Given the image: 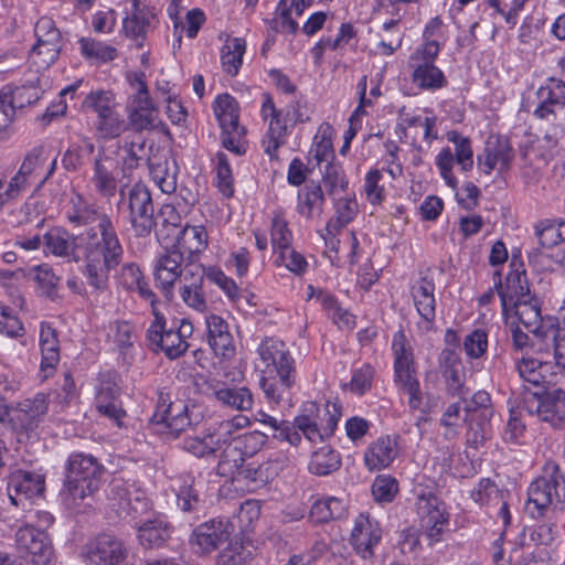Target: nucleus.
Masks as SVG:
<instances>
[{
  "label": "nucleus",
  "instance_id": "nucleus-29",
  "mask_svg": "<svg viewBox=\"0 0 565 565\" xmlns=\"http://www.w3.org/2000/svg\"><path fill=\"white\" fill-rule=\"evenodd\" d=\"M41 364L40 376L50 377L60 362V341L57 332L49 323L42 322L40 327Z\"/></svg>",
  "mask_w": 565,
  "mask_h": 565
},
{
  "label": "nucleus",
  "instance_id": "nucleus-28",
  "mask_svg": "<svg viewBox=\"0 0 565 565\" xmlns=\"http://www.w3.org/2000/svg\"><path fill=\"white\" fill-rule=\"evenodd\" d=\"M398 455L396 437L381 436L371 443L364 451V465L370 471L388 468Z\"/></svg>",
  "mask_w": 565,
  "mask_h": 565
},
{
  "label": "nucleus",
  "instance_id": "nucleus-21",
  "mask_svg": "<svg viewBox=\"0 0 565 565\" xmlns=\"http://www.w3.org/2000/svg\"><path fill=\"white\" fill-rule=\"evenodd\" d=\"M382 535L383 530L379 521L369 513H361L354 520L350 543L359 556L371 559L375 547L382 541Z\"/></svg>",
  "mask_w": 565,
  "mask_h": 565
},
{
  "label": "nucleus",
  "instance_id": "nucleus-24",
  "mask_svg": "<svg viewBox=\"0 0 565 565\" xmlns=\"http://www.w3.org/2000/svg\"><path fill=\"white\" fill-rule=\"evenodd\" d=\"M44 489V475L38 471L17 470L8 481V495L15 507L22 505L23 499L33 500L41 497Z\"/></svg>",
  "mask_w": 565,
  "mask_h": 565
},
{
  "label": "nucleus",
  "instance_id": "nucleus-52",
  "mask_svg": "<svg viewBox=\"0 0 565 565\" xmlns=\"http://www.w3.org/2000/svg\"><path fill=\"white\" fill-rule=\"evenodd\" d=\"M61 41H36L30 53V61L38 70H45L51 66L58 57L61 51Z\"/></svg>",
  "mask_w": 565,
  "mask_h": 565
},
{
  "label": "nucleus",
  "instance_id": "nucleus-63",
  "mask_svg": "<svg viewBox=\"0 0 565 565\" xmlns=\"http://www.w3.org/2000/svg\"><path fill=\"white\" fill-rule=\"evenodd\" d=\"M215 397L223 405L237 411H249L253 406L250 391H214Z\"/></svg>",
  "mask_w": 565,
  "mask_h": 565
},
{
  "label": "nucleus",
  "instance_id": "nucleus-33",
  "mask_svg": "<svg viewBox=\"0 0 565 565\" xmlns=\"http://www.w3.org/2000/svg\"><path fill=\"white\" fill-rule=\"evenodd\" d=\"M107 497L111 501H117L119 508L125 509L130 508L134 511H137L138 508L132 504L140 503L146 507V502H143V492L138 489L135 483H130L122 478H114L107 489Z\"/></svg>",
  "mask_w": 565,
  "mask_h": 565
},
{
  "label": "nucleus",
  "instance_id": "nucleus-14",
  "mask_svg": "<svg viewBox=\"0 0 565 565\" xmlns=\"http://www.w3.org/2000/svg\"><path fill=\"white\" fill-rule=\"evenodd\" d=\"M267 441V435L253 430L244 434H238L224 447L221 459L217 465V471L221 476H227L233 472L231 469H237V462L246 457L256 455Z\"/></svg>",
  "mask_w": 565,
  "mask_h": 565
},
{
  "label": "nucleus",
  "instance_id": "nucleus-56",
  "mask_svg": "<svg viewBox=\"0 0 565 565\" xmlns=\"http://www.w3.org/2000/svg\"><path fill=\"white\" fill-rule=\"evenodd\" d=\"M83 107L102 117L116 109L115 94L110 90H93L83 100Z\"/></svg>",
  "mask_w": 565,
  "mask_h": 565
},
{
  "label": "nucleus",
  "instance_id": "nucleus-18",
  "mask_svg": "<svg viewBox=\"0 0 565 565\" xmlns=\"http://www.w3.org/2000/svg\"><path fill=\"white\" fill-rule=\"evenodd\" d=\"M514 151L508 138L503 136H490L481 153L477 156L478 170L490 175L494 170L499 175H504L512 166Z\"/></svg>",
  "mask_w": 565,
  "mask_h": 565
},
{
  "label": "nucleus",
  "instance_id": "nucleus-39",
  "mask_svg": "<svg viewBox=\"0 0 565 565\" xmlns=\"http://www.w3.org/2000/svg\"><path fill=\"white\" fill-rule=\"evenodd\" d=\"M489 412L473 414L465 418L467 423L466 443L468 446L478 449L491 436Z\"/></svg>",
  "mask_w": 565,
  "mask_h": 565
},
{
  "label": "nucleus",
  "instance_id": "nucleus-62",
  "mask_svg": "<svg viewBox=\"0 0 565 565\" xmlns=\"http://www.w3.org/2000/svg\"><path fill=\"white\" fill-rule=\"evenodd\" d=\"M398 492V481L390 475L377 476L372 484V494L379 503L392 502Z\"/></svg>",
  "mask_w": 565,
  "mask_h": 565
},
{
  "label": "nucleus",
  "instance_id": "nucleus-45",
  "mask_svg": "<svg viewBox=\"0 0 565 565\" xmlns=\"http://www.w3.org/2000/svg\"><path fill=\"white\" fill-rule=\"evenodd\" d=\"M341 465L338 451L328 446H323L311 456L309 471L317 476H327L338 470Z\"/></svg>",
  "mask_w": 565,
  "mask_h": 565
},
{
  "label": "nucleus",
  "instance_id": "nucleus-16",
  "mask_svg": "<svg viewBox=\"0 0 565 565\" xmlns=\"http://www.w3.org/2000/svg\"><path fill=\"white\" fill-rule=\"evenodd\" d=\"M417 514L425 539L431 546L441 541L448 516L443 503L431 493H420L416 501Z\"/></svg>",
  "mask_w": 565,
  "mask_h": 565
},
{
  "label": "nucleus",
  "instance_id": "nucleus-61",
  "mask_svg": "<svg viewBox=\"0 0 565 565\" xmlns=\"http://www.w3.org/2000/svg\"><path fill=\"white\" fill-rule=\"evenodd\" d=\"M205 278L215 284L231 301H238L241 298V291L236 282L223 270L217 267L211 266L204 269Z\"/></svg>",
  "mask_w": 565,
  "mask_h": 565
},
{
  "label": "nucleus",
  "instance_id": "nucleus-12",
  "mask_svg": "<svg viewBox=\"0 0 565 565\" xmlns=\"http://www.w3.org/2000/svg\"><path fill=\"white\" fill-rule=\"evenodd\" d=\"M83 556L89 565H134L125 542L109 533L90 540L84 546Z\"/></svg>",
  "mask_w": 565,
  "mask_h": 565
},
{
  "label": "nucleus",
  "instance_id": "nucleus-57",
  "mask_svg": "<svg viewBox=\"0 0 565 565\" xmlns=\"http://www.w3.org/2000/svg\"><path fill=\"white\" fill-rule=\"evenodd\" d=\"M128 127V121L114 109L113 111L99 117L97 119L96 129L104 139H114L125 132Z\"/></svg>",
  "mask_w": 565,
  "mask_h": 565
},
{
  "label": "nucleus",
  "instance_id": "nucleus-23",
  "mask_svg": "<svg viewBox=\"0 0 565 565\" xmlns=\"http://www.w3.org/2000/svg\"><path fill=\"white\" fill-rule=\"evenodd\" d=\"M117 160L99 149L93 160V173L89 178L94 191L103 198H113L118 189Z\"/></svg>",
  "mask_w": 565,
  "mask_h": 565
},
{
  "label": "nucleus",
  "instance_id": "nucleus-15",
  "mask_svg": "<svg viewBox=\"0 0 565 565\" xmlns=\"http://www.w3.org/2000/svg\"><path fill=\"white\" fill-rule=\"evenodd\" d=\"M523 406L553 425L565 419V391H524Z\"/></svg>",
  "mask_w": 565,
  "mask_h": 565
},
{
  "label": "nucleus",
  "instance_id": "nucleus-37",
  "mask_svg": "<svg viewBox=\"0 0 565 565\" xmlns=\"http://www.w3.org/2000/svg\"><path fill=\"white\" fill-rule=\"evenodd\" d=\"M207 232L202 225H186L180 233L173 246L190 255L200 254L207 247Z\"/></svg>",
  "mask_w": 565,
  "mask_h": 565
},
{
  "label": "nucleus",
  "instance_id": "nucleus-54",
  "mask_svg": "<svg viewBox=\"0 0 565 565\" xmlns=\"http://www.w3.org/2000/svg\"><path fill=\"white\" fill-rule=\"evenodd\" d=\"M309 154L316 160L317 164L323 161L328 163L330 159L334 158L330 126H321L318 129L313 137Z\"/></svg>",
  "mask_w": 565,
  "mask_h": 565
},
{
  "label": "nucleus",
  "instance_id": "nucleus-25",
  "mask_svg": "<svg viewBox=\"0 0 565 565\" xmlns=\"http://www.w3.org/2000/svg\"><path fill=\"white\" fill-rule=\"evenodd\" d=\"M413 305L419 316L418 327L424 331L433 329L436 319L435 284L423 277L411 288Z\"/></svg>",
  "mask_w": 565,
  "mask_h": 565
},
{
  "label": "nucleus",
  "instance_id": "nucleus-10",
  "mask_svg": "<svg viewBox=\"0 0 565 565\" xmlns=\"http://www.w3.org/2000/svg\"><path fill=\"white\" fill-rule=\"evenodd\" d=\"M152 419L158 434L173 439L192 424L188 402L173 396L171 391L160 392Z\"/></svg>",
  "mask_w": 565,
  "mask_h": 565
},
{
  "label": "nucleus",
  "instance_id": "nucleus-31",
  "mask_svg": "<svg viewBox=\"0 0 565 565\" xmlns=\"http://www.w3.org/2000/svg\"><path fill=\"white\" fill-rule=\"evenodd\" d=\"M233 472L226 477L236 479L237 481H246L253 488H259L268 483L276 475V469L271 462H264L256 465L255 462H237V469H232Z\"/></svg>",
  "mask_w": 565,
  "mask_h": 565
},
{
  "label": "nucleus",
  "instance_id": "nucleus-36",
  "mask_svg": "<svg viewBox=\"0 0 565 565\" xmlns=\"http://www.w3.org/2000/svg\"><path fill=\"white\" fill-rule=\"evenodd\" d=\"M214 114L223 132H238V111L234 97L228 94L218 95L214 102Z\"/></svg>",
  "mask_w": 565,
  "mask_h": 565
},
{
  "label": "nucleus",
  "instance_id": "nucleus-47",
  "mask_svg": "<svg viewBox=\"0 0 565 565\" xmlns=\"http://www.w3.org/2000/svg\"><path fill=\"white\" fill-rule=\"evenodd\" d=\"M348 179L340 163L328 162L322 171L321 188L330 196L344 192Z\"/></svg>",
  "mask_w": 565,
  "mask_h": 565
},
{
  "label": "nucleus",
  "instance_id": "nucleus-42",
  "mask_svg": "<svg viewBox=\"0 0 565 565\" xmlns=\"http://www.w3.org/2000/svg\"><path fill=\"white\" fill-rule=\"evenodd\" d=\"M323 204L324 195L320 185H307L298 193L297 211L306 218H311L315 214H321Z\"/></svg>",
  "mask_w": 565,
  "mask_h": 565
},
{
  "label": "nucleus",
  "instance_id": "nucleus-6",
  "mask_svg": "<svg viewBox=\"0 0 565 565\" xmlns=\"http://www.w3.org/2000/svg\"><path fill=\"white\" fill-rule=\"evenodd\" d=\"M257 353L265 364L259 376L262 388L290 387L296 384L295 362L282 341L266 338L258 345Z\"/></svg>",
  "mask_w": 565,
  "mask_h": 565
},
{
  "label": "nucleus",
  "instance_id": "nucleus-7",
  "mask_svg": "<svg viewBox=\"0 0 565 565\" xmlns=\"http://www.w3.org/2000/svg\"><path fill=\"white\" fill-rule=\"evenodd\" d=\"M342 416V405L328 399L320 408L316 402H307L300 415L295 417V425L311 443H322L330 438Z\"/></svg>",
  "mask_w": 565,
  "mask_h": 565
},
{
  "label": "nucleus",
  "instance_id": "nucleus-55",
  "mask_svg": "<svg viewBox=\"0 0 565 565\" xmlns=\"http://www.w3.org/2000/svg\"><path fill=\"white\" fill-rule=\"evenodd\" d=\"M447 140L455 146V159L462 171H470L473 167V150L468 137L462 136L456 130L447 134Z\"/></svg>",
  "mask_w": 565,
  "mask_h": 565
},
{
  "label": "nucleus",
  "instance_id": "nucleus-34",
  "mask_svg": "<svg viewBox=\"0 0 565 565\" xmlns=\"http://www.w3.org/2000/svg\"><path fill=\"white\" fill-rule=\"evenodd\" d=\"M154 18L152 12L139 7V0H134L132 14L125 18L122 22L125 34L136 41L143 40L152 28Z\"/></svg>",
  "mask_w": 565,
  "mask_h": 565
},
{
  "label": "nucleus",
  "instance_id": "nucleus-59",
  "mask_svg": "<svg viewBox=\"0 0 565 565\" xmlns=\"http://www.w3.org/2000/svg\"><path fill=\"white\" fill-rule=\"evenodd\" d=\"M99 214L94 204H88L81 196L74 202L73 209L67 212V220L74 225H89L95 222L99 223Z\"/></svg>",
  "mask_w": 565,
  "mask_h": 565
},
{
  "label": "nucleus",
  "instance_id": "nucleus-11",
  "mask_svg": "<svg viewBox=\"0 0 565 565\" xmlns=\"http://www.w3.org/2000/svg\"><path fill=\"white\" fill-rule=\"evenodd\" d=\"M154 321L147 331V338L153 351H163L169 359H177L184 354L189 344L186 339L193 333V326L188 320H181L178 327L169 329L164 326V318L156 310Z\"/></svg>",
  "mask_w": 565,
  "mask_h": 565
},
{
  "label": "nucleus",
  "instance_id": "nucleus-19",
  "mask_svg": "<svg viewBox=\"0 0 565 565\" xmlns=\"http://www.w3.org/2000/svg\"><path fill=\"white\" fill-rule=\"evenodd\" d=\"M15 546L20 556L35 565H46L52 557V545L47 534L31 525L15 533Z\"/></svg>",
  "mask_w": 565,
  "mask_h": 565
},
{
  "label": "nucleus",
  "instance_id": "nucleus-5",
  "mask_svg": "<svg viewBox=\"0 0 565 565\" xmlns=\"http://www.w3.org/2000/svg\"><path fill=\"white\" fill-rule=\"evenodd\" d=\"M127 81L132 90L126 104L128 125L137 132L164 129L159 108L150 96L145 73H129Z\"/></svg>",
  "mask_w": 565,
  "mask_h": 565
},
{
  "label": "nucleus",
  "instance_id": "nucleus-53",
  "mask_svg": "<svg viewBox=\"0 0 565 565\" xmlns=\"http://www.w3.org/2000/svg\"><path fill=\"white\" fill-rule=\"evenodd\" d=\"M95 406L100 415L121 426V419L126 416V412L121 406V402L114 394V391H98Z\"/></svg>",
  "mask_w": 565,
  "mask_h": 565
},
{
  "label": "nucleus",
  "instance_id": "nucleus-4",
  "mask_svg": "<svg viewBox=\"0 0 565 565\" xmlns=\"http://www.w3.org/2000/svg\"><path fill=\"white\" fill-rule=\"evenodd\" d=\"M565 507V476L557 463L547 461L541 475L527 488L525 512L532 519H541L550 511Z\"/></svg>",
  "mask_w": 565,
  "mask_h": 565
},
{
  "label": "nucleus",
  "instance_id": "nucleus-49",
  "mask_svg": "<svg viewBox=\"0 0 565 565\" xmlns=\"http://www.w3.org/2000/svg\"><path fill=\"white\" fill-rule=\"evenodd\" d=\"M49 159V152L42 145L33 147L29 150L19 168V172L29 179H42L43 167Z\"/></svg>",
  "mask_w": 565,
  "mask_h": 565
},
{
  "label": "nucleus",
  "instance_id": "nucleus-22",
  "mask_svg": "<svg viewBox=\"0 0 565 565\" xmlns=\"http://www.w3.org/2000/svg\"><path fill=\"white\" fill-rule=\"evenodd\" d=\"M82 237L83 232L75 235L61 227L51 228L43 236L44 250L66 262L78 263L83 252Z\"/></svg>",
  "mask_w": 565,
  "mask_h": 565
},
{
  "label": "nucleus",
  "instance_id": "nucleus-43",
  "mask_svg": "<svg viewBox=\"0 0 565 565\" xmlns=\"http://www.w3.org/2000/svg\"><path fill=\"white\" fill-rule=\"evenodd\" d=\"M246 51V42L242 38L227 40L222 49L221 63L225 73L236 76L243 63V55Z\"/></svg>",
  "mask_w": 565,
  "mask_h": 565
},
{
  "label": "nucleus",
  "instance_id": "nucleus-48",
  "mask_svg": "<svg viewBox=\"0 0 565 565\" xmlns=\"http://www.w3.org/2000/svg\"><path fill=\"white\" fill-rule=\"evenodd\" d=\"M334 215L329 220V227L344 228L358 215L359 204L354 195H345L334 201Z\"/></svg>",
  "mask_w": 565,
  "mask_h": 565
},
{
  "label": "nucleus",
  "instance_id": "nucleus-9",
  "mask_svg": "<svg viewBox=\"0 0 565 565\" xmlns=\"http://www.w3.org/2000/svg\"><path fill=\"white\" fill-rule=\"evenodd\" d=\"M118 207L128 209L129 222L138 237L149 236L157 225L151 193L141 182H137L128 189L120 188Z\"/></svg>",
  "mask_w": 565,
  "mask_h": 565
},
{
  "label": "nucleus",
  "instance_id": "nucleus-58",
  "mask_svg": "<svg viewBox=\"0 0 565 565\" xmlns=\"http://www.w3.org/2000/svg\"><path fill=\"white\" fill-rule=\"evenodd\" d=\"M249 425V418L244 415H237L231 419L221 422L212 435L218 440L220 449L230 443H233V438L237 437L238 431Z\"/></svg>",
  "mask_w": 565,
  "mask_h": 565
},
{
  "label": "nucleus",
  "instance_id": "nucleus-27",
  "mask_svg": "<svg viewBox=\"0 0 565 565\" xmlns=\"http://www.w3.org/2000/svg\"><path fill=\"white\" fill-rule=\"evenodd\" d=\"M207 343L216 356L230 359L235 354V344L228 323L220 316L205 317Z\"/></svg>",
  "mask_w": 565,
  "mask_h": 565
},
{
  "label": "nucleus",
  "instance_id": "nucleus-40",
  "mask_svg": "<svg viewBox=\"0 0 565 565\" xmlns=\"http://www.w3.org/2000/svg\"><path fill=\"white\" fill-rule=\"evenodd\" d=\"M0 92L14 111L36 103L41 97V89L34 82L14 88L6 86Z\"/></svg>",
  "mask_w": 565,
  "mask_h": 565
},
{
  "label": "nucleus",
  "instance_id": "nucleus-32",
  "mask_svg": "<svg viewBox=\"0 0 565 565\" xmlns=\"http://www.w3.org/2000/svg\"><path fill=\"white\" fill-rule=\"evenodd\" d=\"M308 289V299L318 302L335 324L348 329L355 326L354 316L343 309L333 295L321 289L316 290L312 286Z\"/></svg>",
  "mask_w": 565,
  "mask_h": 565
},
{
  "label": "nucleus",
  "instance_id": "nucleus-8",
  "mask_svg": "<svg viewBox=\"0 0 565 565\" xmlns=\"http://www.w3.org/2000/svg\"><path fill=\"white\" fill-rule=\"evenodd\" d=\"M67 491L73 501H83L93 495L102 484L105 473L103 465L95 457L85 454H73L67 461Z\"/></svg>",
  "mask_w": 565,
  "mask_h": 565
},
{
  "label": "nucleus",
  "instance_id": "nucleus-44",
  "mask_svg": "<svg viewBox=\"0 0 565 565\" xmlns=\"http://www.w3.org/2000/svg\"><path fill=\"white\" fill-rule=\"evenodd\" d=\"M345 514V504L335 497L318 499L311 507L310 518L317 523L340 519Z\"/></svg>",
  "mask_w": 565,
  "mask_h": 565
},
{
  "label": "nucleus",
  "instance_id": "nucleus-13",
  "mask_svg": "<svg viewBox=\"0 0 565 565\" xmlns=\"http://www.w3.org/2000/svg\"><path fill=\"white\" fill-rule=\"evenodd\" d=\"M46 411V394L39 392L33 399L26 398L17 406H0V423L10 425L17 431H29L36 427Z\"/></svg>",
  "mask_w": 565,
  "mask_h": 565
},
{
  "label": "nucleus",
  "instance_id": "nucleus-26",
  "mask_svg": "<svg viewBox=\"0 0 565 565\" xmlns=\"http://www.w3.org/2000/svg\"><path fill=\"white\" fill-rule=\"evenodd\" d=\"M493 282L495 284V289L500 297L502 312L504 316L510 312V307L531 295L524 271H510L503 284L501 281V273L495 270L493 273Z\"/></svg>",
  "mask_w": 565,
  "mask_h": 565
},
{
  "label": "nucleus",
  "instance_id": "nucleus-3",
  "mask_svg": "<svg viewBox=\"0 0 565 565\" xmlns=\"http://www.w3.org/2000/svg\"><path fill=\"white\" fill-rule=\"evenodd\" d=\"M234 525L227 519L217 518L199 524L192 532L191 545L198 554L217 551L218 565H237L243 562L244 546L233 535Z\"/></svg>",
  "mask_w": 565,
  "mask_h": 565
},
{
  "label": "nucleus",
  "instance_id": "nucleus-64",
  "mask_svg": "<svg viewBox=\"0 0 565 565\" xmlns=\"http://www.w3.org/2000/svg\"><path fill=\"white\" fill-rule=\"evenodd\" d=\"M541 102L562 108L565 105V83L558 79H551L545 86L537 90Z\"/></svg>",
  "mask_w": 565,
  "mask_h": 565
},
{
  "label": "nucleus",
  "instance_id": "nucleus-35",
  "mask_svg": "<svg viewBox=\"0 0 565 565\" xmlns=\"http://www.w3.org/2000/svg\"><path fill=\"white\" fill-rule=\"evenodd\" d=\"M290 122L282 114L268 121V130L262 139V146L269 158L277 159L278 149L285 143Z\"/></svg>",
  "mask_w": 565,
  "mask_h": 565
},
{
  "label": "nucleus",
  "instance_id": "nucleus-46",
  "mask_svg": "<svg viewBox=\"0 0 565 565\" xmlns=\"http://www.w3.org/2000/svg\"><path fill=\"white\" fill-rule=\"evenodd\" d=\"M169 536L170 530L162 520L147 521L138 530L141 545L149 548L161 546Z\"/></svg>",
  "mask_w": 565,
  "mask_h": 565
},
{
  "label": "nucleus",
  "instance_id": "nucleus-60",
  "mask_svg": "<svg viewBox=\"0 0 565 565\" xmlns=\"http://www.w3.org/2000/svg\"><path fill=\"white\" fill-rule=\"evenodd\" d=\"M463 395L461 396L463 411L467 416L473 414H481L489 412V416H491L492 412L491 407V398L488 391H461Z\"/></svg>",
  "mask_w": 565,
  "mask_h": 565
},
{
  "label": "nucleus",
  "instance_id": "nucleus-17",
  "mask_svg": "<svg viewBox=\"0 0 565 565\" xmlns=\"http://www.w3.org/2000/svg\"><path fill=\"white\" fill-rule=\"evenodd\" d=\"M541 359H523L518 366L520 376L525 382L543 388L563 384L565 367L557 365L553 352L550 355L541 354Z\"/></svg>",
  "mask_w": 565,
  "mask_h": 565
},
{
  "label": "nucleus",
  "instance_id": "nucleus-50",
  "mask_svg": "<svg viewBox=\"0 0 565 565\" xmlns=\"http://www.w3.org/2000/svg\"><path fill=\"white\" fill-rule=\"evenodd\" d=\"M149 173L156 185L167 194H170L177 189V173L169 167L167 159H159L158 161L149 162Z\"/></svg>",
  "mask_w": 565,
  "mask_h": 565
},
{
  "label": "nucleus",
  "instance_id": "nucleus-30",
  "mask_svg": "<svg viewBox=\"0 0 565 565\" xmlns=\"http://www.w3.org/2000/svg\"><path fill=\"white\" fill-rule=\"evenodd\" d=\"M204 278V271L202 274L185 273L179 286V295L182 301L200 313L207 309V300L203 290Z\"/></svg>",
  "mask_w": 565,
  "mask_h": 565
},
{
  "label": "nucleus",
  "instance_id": "nucleus-51",
  "mask_svg": "<svg viewBox=\"0 0 565 565\" xmlns=\"http://www.w3.org/2000/svg\"><path fill=\"white\" fill-rule=\"evenodd\" d=\"M182 449L195 457L213 456L218 449V440L212 433L203 436H186L182 440Z\"/></svg>",
  "mask_w": 565,
  "mask_h": 565
},
{
  "label": "nucleus",
  "instance_id": "nucleus-41",
  "mask_svg": "<svg viewBox=\"0 0 565 565\" xmlns=\"http://www.w3.org/2000/svg\"><path fill=\"white\" fill-rule=\"evenodd\" d=\"M78 44L82 56L95 63H108L118 56L116 47L93 38H81Z\"/></svg>",
  "mask_w": 565,
  "mask_h": 565
},
{
  "label": "nucleus",
  "instance_id": "nucleus-1",
  "mask_svg": "<svg viewBox=\"0 0 565 565\" xmlns=\"http://www.w3.org/2000/svg\"><path fill=\"white\" fill-rule=\"evenodd\" d=\"M83 275L94 290L103 292L109 286V274L124 259V246L115 225L107 214L99 223L83 232Z\"/></svg>",
  "mask_w": 565,
  "mask_h": 565
},
{
  "label": "nucleus",
  "instance_id": "nucleus-38",
  "mask_svg": "<svg viewBox=\"0 0 565 565\" xmlns=\"http://www.w3.org/2000/svg\"><path fill=\"white\" fill-rule=\"evenodd\" d=\"M412 79L417 87L426 90H437L447 85L443 71L433 63H417Z\"/></svg>",
  "mask_w": 565,
  "mask_h": 565
},
{
  "label": "nucleus",
  "instance_id": "nucleus-20",
  "mask_svg": "<svg viewBox=\"0 0 565 565\" xmlns=\"http://www.w3.org/2000/svg\"><path fill=\"white\" fill-rule=\"evenodd\" d=\"M184 255L182 250L172 247L158 255L153 262V278L156 286L160 288L166 298L172 299L173 287L178 279L184 275L182 263Z\"/></svg>",
  "mask_w": 565,
  "mask_h": 565
},
{
  "label": "nucleus",
  "instance_id": "nucleus-2",
  "mask_svg": "<svg viewBox=\"0 0 565 565\" xmlns=\"http://www.w3.org/2000/svg\"><path fill=\"white\" fill-rule=\"evenodd\" d=\"M510 312L532 333L533 352L547 355L553 352L557 365L565 367V328L556 326L552 317L542 316L540 300L530 295L510 307Z\"/></svg>",
  "mask_w": 565,
  "mask_h": 565
}]
</instances>
